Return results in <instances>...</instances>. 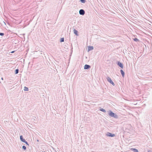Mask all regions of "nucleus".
<instances>
[{"mask_svg":"<svg viewBox=\"0 0 152 152\" xmlns=\"http://www.w3.org/2000/svg\"><path fill=\"white\" fill-rule=\"evenodd\" d=\"M68 45L67 44H66L64 45V48H65V49H68Z\"/></svg>","mask_w":152,"mask_h":152,"instance_id":"ddd939ff","label":"nucleus"},{"mask_svg":"<svg viewBox=\"0 0 152 152\" xmlns=\"http://www.w3.org/2000/svg\"><path fill=\"white\" fill-rule=\"evenodd\" d=\"M99 110L104 113L106 112V111L103 108H101L99 109Z\"/></svg>","mask_w":152,"mask_h":152,"instance_id":"dca6fc26","label":"nucleus"},{"mask_svg":"<svg viewBox=\"0 0 152 152\" xmlns=\"http://www.w3.org/2000/svg\"><path fill=\"white\" fill-rule=\"evenodd\" d=\"M94 49V47L92 46H88V47L87 51L89 52Z\"/></svg>","mask_w":152,"mask_h":152,"instance_id":"423d86ee","label":"nucleus"},{"mask_svg":"<svg viewBox=\"0 0 152 152\" xmlns=\"http://www.w3.org/2000/svg\"><path fill=\"white\" fill-rule=\"evenodd\" d=\"M108 112V114L110 116L115 118H118V115L113 113L112 111L110 110Z\"/></svg>","mask_w":152,"mask_h":152,"instance_id":"f257e3e1","label":"nucleus"},{"mask_svg":"<svg viewBox=\"0 0 152 152\" xmlns=\"http://www.w3.org/2000/svg\"><path fill=\"white\" fill-rule=\"evenodd\" d=\"M1 79H2V80H3V78L2 77V78H1Z\"/></svg>","mask_w":152,"mask_h":152,"instance_id":"a878e982","label":"nucleus"},{"mask_svg":"<svg viewBox=\"0 0 152 152\" xmlns=\"http://www.w3.org/2000/svg\"><path fill=\"white\" fill-rule=\"evenodd\" d=\"M20 140L23 142H25V140L23 138V136L22 135H20Z\"/></svg>","mask_w":152,"mask_h":152,"instance_id":"1a4fd4ad","label":"nucleus"},{"mask_svg":"<svg viewBox=\"0 0 152 152\" xmlns=\"http://www.w3.org/2000/svg\"><path fill=\"white\" fill-rule=\"evenodd\" d=\"M146 20V19H145H145H143V20Z\"/></svg>","mask_w":152,"mask_h":152,"instance_id":"393cba45","label":"nucleus"},{"mask_svg":"<svg viewBox=\"0 0 152 152\" xmlns=\"http://www.w3.org/2000/svg\"><path fill=\"white\" fill-rule=\"evenodd\" d=\"M22 149L24 150L25 151L26 149V147L25 145H23L22 146Z\"/></svg>","mask_w":152,"mask_h":152,"instance_id":"6ab92c4d","label":"nucleus"},{"mask_svg":"<svg viewBox=\"0 0 152 152\" xmlns=\"http://www.w3.org/2000/svg\"><path fill=\"white\" fill-rule=\"evenodd\" d=\"M4 35V34L3 33H0V35L1 36H3Z\"/></svg>","mask_w":152,"mask_h":152,"instance_id":"5701e85b","label":"nucleus"},{"mask_svg":"<svg viewBox=\"0 0 152 152\" xmlns=\"http://www.w3.org/2000/svg\"><path fill=\"white\" fill-rule=\"evenodd\" d=\"M74 33L76 35L78 36V31L76 30L75 29H74L73 30Z\"/></svg>","mask_w":152,"mask_h":152,"instance_id":"9b49d317","label":"nucleus"},{"mask_svg":"<svg viewBox=\"0 0 152 152\" xmlns=\"http://www.w3.org/2000/svg\"><path fill=\"white\" fill-rule=\"evenodd\" d=\"M24 90L25 91H28V87L25 86L24 87Z\"/></svg>","mask_w":152,"mask_h":152,"instance_id":"2eb2a0df","label":"nucleus"},{"mask_svg":"<svg viewBox=\"0 0 152 152\" xmlns=\"http://www.w3.org/2000/svg\"><path fill=\"white\" fill-rule=\"evenodd\" d=\"M131 149V150L134 152H139L138 150L136 148H132Z\"/></svg>","mask_w":152,"mask_h":152,"instance_id":"f8f14e48","label":"nucleus"},{"mask_svg":"<svg viewBox=\"0 0 152 152\" xmlns=\"http://www.w3.org/2000/svg\"><path fill=\"white\" fill-rule=\"evenodd\" d=\"M120 72H121V74L122 77H124V75H125L124 72L123 71V70H122V69H121L120 70Z\"/></svg>","mask_w":152,"mask_h":152,"instance_id":"9d476101","label":"nucleus"},{"mask_svg":"<svg viewBox=\"0 0 152 152\" xmlns=\"http://www.w3.org/2000/svg\"><path fill=\"white\" fill-rule=\"evenodd\" d=\"M145 152H152V149L151 150L149 149H147L146 150H145Z\"/></svg>","mask_w":152,"mask_h":152,"instance_id":"4468645a","label":"nucleus"},{"mask_svg":"<svg viewBox=\"0 0 152 152\" xmlns=\"http://www.w3.org/2000/svg\"><path fill=\"white\" fill-rule=\"evenodd\" d=\"M43 152H45V151H43Z\"/></svg>","mask_w":152,"mask_h":152,"instance_id":"c85d7f7f","label":"nucleus"},{"mask_svg":"<svg viewBox=\"0 0 152 152\" xmlns=\"http://www.w3.org/2000/svg\"><path fill=\"white\" fill-rule=\"evenodd\" d=\"M133 40L134 41L136 42H137L139 40L137 38H135L133 39Z\"/></svg>","mask_w":152,"mask_h":152,"instance_id":"412c9836","label":"nucleus"},{"mask_svg":"<svg viewBox=\"0 0 152 152\" xmlns=\"http://www.w3.org/2000/svg\"><path fill=\"white\" fill-rule=\"evenodd\" d=\"M106 135L107 136L110 137H113L115 136V135L114 134H112L108 132L106 134Z\"/></svg>","mask_w":152,"mask_h":152,"instance_id":"7ed1b4c3","label":"nucleus"},{"mask_svg":"<svg viewBox=\"0 0 152 152\" xmlns=\"http://www.w3.org/2000/svg\"><path fill=\"white\" fill-rule=\"evenodd\" d=\"M24 142L27 145H28L29 146V144H28V142L26 141L25 140V142Z\"/></svg>","mask_w":152,"mask_h":152,"instance_id":"4be33fe9","label":"nucleus"},{"mask_svg":"<svg viewBox=\"0 0 152 152\" xmlns=\"http://www.w3.org/2000/svg\"><path fill=\"white\" fill-rule=\"evenodd\" d=\"M91 67V66L90 65L86 64L84 66V69H88Z\"/></svg>","mask_w":152,"mask_h":152,"instance_id":"0eeeda50","label":"nucleus"},{"mask_svg":"<svg viewBox=\"0 0 152 152\" xmlns=\"http://www.w3.org/2000/svg\"><path fill=\"white\" fill-rule=\"evenodd\" d=\"M107 81L109 82L110 84H112L114 86L115 84L111 80V78L110 77H108L107 78Z\"/></svg>","mask_w":152,"mask_h":152,"instance_id":"f03ea898","label":"nucleus"},{"mask_svg":"<svg viewBox=\"0 0 152 152\" xmlns=\"http://www.w3.org/2000/svg\"><path fill=\"white\" fill-rule=\"evenodd\" d=\"M118 66H120L121 69H123L124 66L123 64L120 61H118L117 63Z\"/></svg>","mask_w":152,"mask_h":152,"instance_id":"39448f33","label":"nucleus"},{"mask_svg":"<svg viewBox=\"0 0 152 152\" xmlns=\"http://www.w3.org/2000/svg\"><path fill=\"white\" fill-rule=\"evenodd\" d=\"M64 41V38H61L60 39V42H62Z\"/></svg>","mask_w":152,"mask_h":152,"instance_id":"a211bd4d","label":"nucleus"},{"mask_svg":"<svg viewBox=\"0 0 152 152\" xmlns=\"http://www.w3.org/2000/svg\"><path fill=\"white\" fill-rule=\"evenodd\" d=\"M144 45L145 46V47H146L145 45Z\"/></svg>","mask_w":152,"mask_h":152,"instance_id":"cd10ccee","label":"nucleus"},{"mask_svg":"<svg viewBox=\"0 0 152 152\" xmlns=\"http://www.w3.org/2000/svg\"><path fill=\"white\" fill-rule=\"evenodd\" d=\"M19 72V69H16L15 71V74H17Z\"/></svg>","mask_w":152,"mask_h":152,"instance_id":"f3484780","label":"nucleus"},{"mask_svg":"<svg viewBox=\"0 0 152 152\" xmlns=\"http://www.w3.org/2000/svg\"><path fill=\"white\" fill-rule=\"evenodd\" d=\"M139 57H138V60H139Z\"/></svg>","mask_w":152,"mask_h":152,"instance_id":"bb28decb","label":"nucleus"},{"mask_svg":"<svg viewBox=\"0 0 152 152\" xmlns=\"http://www.w3.org/2000/svg\"><path fill=\"white\" fill-rule=\"evenodd\" d=\"M137 76L139 77H142V72H139L137 73Z\"/></svg>","mask_w":152,"mask_h":152,"instance_id":"6e6552de","label":"nucleus"},{"mask_svg":"<svg viewBox=\"0 0 152 152\" xmlns=\"http://www.w3.org/2000/svg\"><path fill=\"white\" fill-rule=\"evenodd\" d=\"M80 1L82 3H85L86 2V0H80Z\"/></svg>","mask_w":152,"mask_h":152,"instance_id":"aec40b11","label":"nucleus"},{"mask_svg":"<svg viewBox=\"0 0 152 152\" xmlns=\"http://www.w3.org/2000/svg\"><path fill=\"white\" fill-rule=\"evenodd\" d=\"M79 13L80 15H83L85 14V11L83 9H80L79 11Z\"/></svg>","mask_w":152,"mask_h":152,"instance_id":"20e7f679","label":"nucleus"},{"mask_svg":"<svg viewBox=\"0 0 152 152\" xmlns=\"http://www.w3.org/2000/svg\"><path fill=\"white\" fill-rule=\"evenodd\" d=\"M15 52V51H12L11 53H13Z\"/></svg>","mask_w":152,"mask_h":152,"instance_id":"b1692460","label":"nucleus"}]
</instances>
